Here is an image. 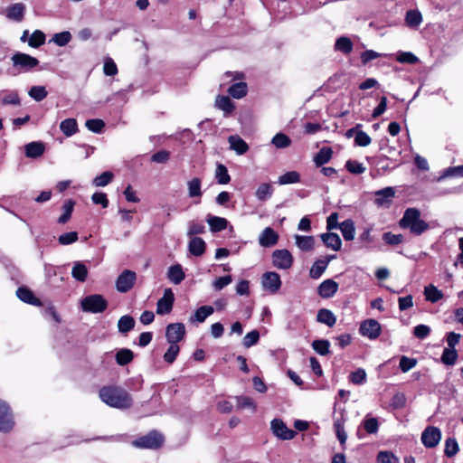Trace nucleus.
Listing matches in <instances>:
<instances>
[{"label":"nucleus","instance_id":"f257e3e1","mask_svg":"<svg viewBox=\"0 0 463 463\" xmlns=\"http://www.w3.org/2000/svg\"><path fill=\"white\" fill-rule=\"evenodd\" d=\"M99 398L109 406L120 410L128 409L133 404L130 393L124 388L115 385L101 388Z\"/></svg>","mask_w":463,"mask_h":463},{"label":"nucleus","instance_id":"f03ea898","mask_svg":"<svg viewBox=\"0 0 463 463\" xmlns=\"http://www.w3.org/2000/svg\"><path fill=\"white\" fill-rule=\"evenodd\" d=\"M402 229H408L413 235L420 236L430 229L429 223L420 218V212L417 208H408L399 221Z\"/></svg>","mask_w":463,"mask_h":463},{"label":"nucleus","instance_id":"7ed1b4c3","mask_svg":"<svg viewBox=\"0 0 463 463\" xmlns=\"http://www.w3.org/2000/svg\"><path fill=\"white\" fill-rule=\"evenodd\" d=\"M164 442V435L158 430H153L147 434L133 440L132 445L142 449H157L163 446Z\"/></svg>","mask_w":463,"mask_h":463},{"label":"nucleus","instance_id":"20e7f679","mask_svg":"<svg viewBox=\"0 0 463 463\" xmlns=\"http://www.w3.org/2000/svg\"><path fill=\"white\" fill-rule=\"evenodd\" d=\"M107 307V300L99 294L87 296L81 300V308L84 312L101 313Z\"/></svg>","mask_w":463,"mask_h":463},{"label":"nucleus","instance_id":"39448f33","mask_svg":"<svg viewBox=\"0 0 463 463\" xmlns=\"http://www.w3.org/2000/svg\"><path fill=\"white\" fill-rule=\"evenodd\" d=\"M14 426V416L9 405L0 400V431L9 432Z\"/></svg>","mask_w":463,"mask_h":463},{"label":"nucleus","instance_id":"423d86ee","mask_svg":"<svg viewBox=\"0 0 463 463\" xmlns=\"http://www.w3.org/2000/svg\"><path fill=\"white\" fill-rule=\"evenodd\" d=\"M137 279V275L134 271L125 269L118 278L116 281V288L118 292L126 293L129 291Z\"/></svg>","mask_w":463,"mask_h":463},{"label":"nucleus","instance_id":"0eeeda50","mask_svg":"<svg viewBox=\"0 0 463 463\" xmlns=\"http://www.w3.org/2000/svg\"><path fill=\"white\" fill-rule=\"evenodd\" d=\"M273 265L280 269H288L293 264V257L288 250H276L272 253Z\"/></svg>","mask_w":463,"mask_h":463},{"label":"nucleus","instance_id":"6e6552de","mask_svg":"<svg viewBox=\"0 0 463 463\" xmlns=\"http://www.w3.org/2000/svg\"><path fill=\"white\" fill-rule=\"evenodd\" d=\"M261 284L265 290L275 294L281 287V279L277 272L268 271L262 275Z\"/></svg>","mask_w":463,"mask_h":463},{"label":"nucleus","instance_id":"1a4fd4ad","mask_svg":"<svg viewBox=\"0 0 463 463\" xmlns=\"http://www.w3.org/2000/svg\"><path fill=\"white\" fill-rule=\"evenodd\" d=\"M441 432L437 427L429 426L421 434V442L426 448H435L440 441Z\"/></svg>","mask_w":463,"mask_h":463},{"label":"nucleus","instance_id":"9d476101","mask_svg":"<svg viewBox=\"0 0 463 463\" xmlns=\"http://www.w3.org/2000/svg\"><path fill=\"white\" fill-rule=\"evenodd\" d=\"M395 196V191L392 187H385L383 189L374 192V204L378 207L388 208L390 207Z\"/></svg>","mask_w":463,"mask_h":463},{"label":"nucleus","instance_id":"9b49d317","mask_svg":"<svg viewBox=\"0 0 463 463\" xmlns=\"http://www.w3.org/2000/svg\"><path fill=\"white\" fill-rule=\"evenodd\" d=\"M270 427L273 434L283 440L292 439L296 435V432L288 429L279 419H274L270 423Z\"/></svg>","mask_w":463,"mask_h":463},{"label":"nucleus","instance_id":"f8f14e48","mask_svg":"<svg viewBox=\"0 0 463 463\" xmlns=\"http://www.w3.org/2000/svg\"><path fill=\"white\" fill-rule=\"evenodd\" d=\"M175 301V295L171 288H165L164 295L156 303V313L165 315L172 311Z\"/></svg>","mask_w":463,"mask_h":463},{"label":"nucleus","instance_id":"ddd939ff","mask_svg":"<svg viewBox=\"0 0 463 463\" xmlns=\"http://www.w3.org/2000/svg\"><path fill=\"white\" fill-rule=\"evenodd\" d=\"M359 331L362 335L373 340L381 334V325L374 319H367L361 324Z\"/></svg>","mask_w":463,"mask_h":463},{"label":"nucleus","instance_id":"4468645a","mask_svg":"<svg viewBox=\"0 0 463 463\" xmlns=\"http://www.w3.org/2000/svg\"><path fill=\"white\" fill-rule=\"evenodd\" d=\"M184 334L185 327L182 323L169 324L166 326L165 337L168 343L177 344L184 338Z\"/></svg>","mask_w":463,"mask_h":463},{"label":"nucleus","instance_id":"2eb2a0df","mask_svg":"<svg viewBox=\"0 0 463 463\" xmlns=\"http://www.w3.org/2000/svg\"><path fill=\"white\" fill-rule=\"evenodd\" d=\"M12 61L14 66H19L25 71H29L39 64L36 58L23 52L14 54Z\"/></svg>","mask_w":463,"mask_h":463},{"label":"nucleus","instance_id":"dca6fc26","mask_svg":"<svg viewBox=\"0 0 463 463\" xmlns=\"http://www.w3.org/2000/svg\"><path fill=\"white\" fill-rule=\"evenodd\" d=\"M26 6L23 3H16L7 6L5 14L7 19L20 23L24 20Z\"/></svg>","mask_w":463,"mask_h":463},{"label":"nucleus","instance_id":"f3484780","mask_svg":"<svg viewBox=\"0 0 463 463\" xmlns=\"http://www.w3.org/2000/svg\"><path fill=\"white\" fill-rule=\"evenodd\" d=\"M279 234L270 227L265 228L259 237V243L262 247H272L278 243Z\"/></svg>","mask_w":463,"mask_h":463},{"label":"nucleus","instance_id":"a211bd4d","mask_svg":"<svg viewBox=\"0 0 463 463\" xmlns=\"http://www.w3.org/2000/svg\"><path fill=\"white\" fill-rule=\"evenodd\" d=\"M338 289V284L331 279L324 280L317 288L318 295L323 298H332Z\"/></svg>","mask_w":463,"mask_h":463},{"label":"nucleus","instance_id":"6ab92c4d","mask_svg":"<svg viewBox=\"0 0 463 463\" xmlns=\"http://www.w3.org/2000/svg\"><path fill=\"white\" fill-rule=\"evenodd\" d=\"M334 258H335V256H330L325 260H316L313 263V265L310 269V271H309L310 278H312L314 279H319L322 276V274L325 272V270L326 269L329 261Z\"/></svg>","mask_w":463,"mask_h":463},{"label":"nucleus","instance_id":"aec40b11","mask_svg":"<svg viewBox=\"0 0 463 463\" xmlns=\"http://www.w3.org/2000/svg\"><path fill=\"white\" fill-rule=\"evenodd\" d=\"M230 148L238 155H244L249 150L248 144L238 135H232L228 137Z\"/></svg>","mask_w":463,"mask_h":463},{"label":"nucleus","instance_id":"412c9836","mask_svg":"<svg viewBox=\"0 0 463 463\" xmlns=\"http://www.w3.org/2000/svg\"><path fill=\"white\" fill-rule=\"evenodd\" d=\"M215 107L223 111L225 117L230 116L235 109L234 103L227 96H217L215 99Z\"/></svg>","mask_w":463,"mask_h":463},{"label":"nucleus","instance_id":"4be33fe9","mask_svg":"<svg viewBox=\"0 0 463 463\" xmlns=\"http://www.w3.org/2000/svg\"><path fill=\"white\" fill-rule=\"evenodd\" d=\"M206 249L205 241L199 237H192L188 243V250L194 256H202Z\"/></svg>","mask_w":463,"mask_h":463},{"label":"nucleus","instance_id":"5701e85b","mask_svg":"<svg viewBox=\"0 0 463 463\" xmlns=\"http://www.w3.org/2000/svg\"><path fill=\"white\" fill-rule=\"evenodd\" d=\"M45 150V146L42 142H31L25 145V156L29 158L40 157Z\"/></svg>","mask_w":463,"mask_h":463},{"label":"nucleus","instance_id":"b1692460","mask_svg":"<svg viewBox=\"0 0 463 463\" xmlns=\"http://www.w3.org/2000/svg\"><path fill=\"white\" fill-rule=\"evenodd\" d=\"M0 95V103L2 105H21V99L16 90H3Z\"/></svg>","mask_w":463,"mask_h":463},{"label":"nucleus","instance_id":"393cba45","mask_svg":"<svg viewBox=\"0 0 463 463\" xmlns=\"http://www.w3.org/2000/svg\"><path fill=\"white\" fill-rule=\"evenodd\" d=\"M214 312V308L211 306H202L196 309L194 314L190 317L191 323H203L205 319Z\"/></svg>","mask_w":463,"mask_h":463},{"label":"nucleus","instance_id":"a878e982","mask_svg":"<svg viewBox=\"0 0 463 463\" xmlns=\"http://www.w3.org/2000/svg\"><path fill=\"white\" fill-rule=\"evenodd\" d=\"M405 23L407 26L417 29L422 23V15L419 10H409L405 14Z\"/></svg>","mask_w":463,"mask_h":463},{"label":"nucleus","instance_id":"bb28decb","mask_svg":"<svg viewBox=\"0 0 463 463\" xmlns=\"http://www.w3.org/2000/svg\"><path fill=\"white\" fill-rule=\"evenodd\" d=\"M184 277L185 275L181 265H173L168 269L167 278L174 284H180L184 279Z\"/></svg>","mask_w":463,"mask_h":463},{"label":"nucleus","instance_id":"cd10ccee","mask_svg":"<svg viewBox=\"0 0 463 463\" xmlns=\"http://www.w3.org/2000/svg\"><path fill=\"white\" fill-rule=\"evenodd\" d=\"M71 276L76 280L84 282L88 277V269L86 265L80 261L74 262L71 269Z\"/></svg>","mask_w":463,"mask_h":463},{"label":"nucleus","instance_id":"c85d7f7f","mask_svg":"<svg viewBox=\"0 0 463 463\" xmlns=\"http://www.w3.org/2000/svg\"><path fill=\"white\" fill-rule=\"evenodd\" d=\"M323 242L326 247L331 248L334 250H339L342 245L340 237L336 233L329 232L321 235Z\"/></svg>","mask_w":463,"mask_h":463},{"label":"nucleus","instance_id":"c756f323","mask_svg":"<svg viewBox=\"0 0 463 463\" xmlns=\"http://www.w3.org/2000/svg\"><path fill=\"white\" fill-rule=\"evenodd\" d=\"M188 195L191 198H201L202 192V181L198 177L192 178L187 183Z\"/></svg>","mask_w":463,"mask_h":463},{"label":"nucleus","instance_id":"7c9ffc66","mask_svg":"<svg viewBox=\"0 0 463 463\" xmlns=\"http://www.w3.org/2000/svg\"><path fill=\"white\" fill-rule=\"evenodd\" d=\"M60 129L66 137H71L78 132L77 120L72 118L62 120L60 124Z\"/></svg>","mask_w":463,"mask_h":463},{"label":"nucleus","instance_id":"2f4dec72","mask_svg":"<svg viewBox=\"0 0 463 463\" xmlns=\"http://www.w3.org/2000/svg\"><path fill=\"white\" fill-rule=\"evenodd\" d=\"M424 296L427 301L430 303H436L443 298V292L439 290L436 286L430 284L424 288Z\"/></svg>","mask_w":463,"mask_h":463},{"label":"nucleus","instance_id":"473e14b6","mask_svg":"<svg viewBox=\"0 0 463 463\" xmlns=\"http://www.w3.org/2000/svg\"><path fill=\"white\" fill-rule=\"evenodd\" d=\"M16 295L19 298V299H21L22 301H24L25 303L34 305V306L41 305L40 300L38 298H36L33 296V292L26 288H23V287L19 288L16 291Z\"/></svg>","mask_w":463,"mask_h":463},{"label":"nucleus","instance_id":"72a5a7b5","mask_svg":"<svg viewBox=\"0 0 463 463\" xmlns=\"http://www.w3.org/2000/svg\"><path fill=\"white\" fill-rule=\"evenodd\" d=\"M317 319L319 323L325 324L328 326H333L336 322V317L334 313L326 308L318 310Z\"/></svg>","mask_w":463,"mask_h":463},{"label":"nucleus","instance_id":"f704fd0d","mask_svg":"<svg viewBox=\"0 0 463 463\" xmlns=\"http://www.w3.org/2000/svg\"><path fill=\"white\" fill-rule=\"evenodd\" d=\"M207 222L212 232H221L226 229L228 221L225 218L208 215Z\"/></svg>","mask_w":463,"mask_h":463},{"label":"nucleus","instance_id":"c9c22d12","mask_svg":"<svg viewBox=\"0 0 463 463\" xmlns=\"http://www.w3.org/2000/svg\"><path fill=\"white\" fill-rule=\"evenodd\" d=\"M342 235L345 241H352L354 238V224L350 219L342 222L339 224Z\"/></svg>","mask_w":463,"mask_h":463},{"label":"nucleus","instance_id":"e433bc0d","mask_svg":"<svg viewBox=\"0 0 463 463\" xmlns=\"http://www.w3.org/2000/svg\"><path fill=\"white\" fill-rule=\"evenodd\" d=\"M333 151L330 147H322L314 156L317 166H321L330 161Z\"/></svg>","mask_w":463,"mask_h":463},{"label":"nucleus","instance_id":"4c0bfd02","mask_svg":"<svg viewBox=\"0 0 463 463\" xmlns=\"http://www.w3.org/2000/svg\"><path fill=\"white\" fill-rule=\"evenodd\" d=\"M248 86L245 82H238L232 84L228 89V93L234 99H241L246 96Z\"/></svg>","mask_w":463,"mask_h":463},{"label":"nucleus","instance_id":"58836bf2","mask_svg":"<svg viewBox=\"0 0 463 463\" xmlns=\"http://www.w3.org/2000/svg\"><path fill=\"white\" fill-rule=\"evenodd\" d=\"M296 245L303 251L311 250L314 247L315 240L312 236L296 235Z\"/></svg>","mask_w":463,"mask_h":463},{"label":"nucleus","instance_id":"ea45409f","mask_svg":"<svg viewBox=\"0 0 463 463\" xmlns=\"http://www.w3.org/2000/svg\"><path fill=\"white\" fill-rule=\"evenodd\" d=\"M135 326V319L128 315L121 317L118 322V331L122 334H127L131 331Z\"/></svg>","mask_w":463,"mask_h":463},{"label":"nucleus","instance_id":"a19ab883","mask_svg":"<svg viewBox=\"0 0 463 463\" xmlns=\"http://www.w3.org/2000/svg\"><path fill=\"white\" fill-rule=\"evenodd\" d=\"M335 49L336 51H339L345 54H348L352 52L353 50V43L352 41L346 37V36H342V37H339L336 41H335Z\"/></svg>","mask_w":463,"mask_h":463},{"label":"nucleus","instance_id":"79ce46f5","mask_svg":"<svg viewBox=\"0 0 463 463\" xmlns=\"http://www.w3.org/2000/svg\"><path fill=\"white\" fill-rule=\"evenodd\" d=\"M215 178L220 184H226L231 181V176L227 167L222 164H218L215 170Z\"/></svg>","mask_w":463,"mask_h":463},{"label":"nucleus","instance_id":"37998d69","mask_svg":"<svg viewBox=\"0 0 463 463\" xmlns=\"http://www.w3.org/2000/svg\"><path fill=\"white\" fill-rule=\"evenodd\" d=\"M300 181V175L297 171H289L279 177L278 184L280 185L296 184Z\"/></svg>","mask_w":463,"mask_h":463},{"label":"nucleus","instance_id":"c03bdc74","mask_svg":"<svg viewBox=\"0 0 463 463\" xmlns=\"http://www.w3.org/2000/svg\"><path fill=\"white\" fill-rule=\"evenodd\" d=\"M273 194V188L269 184H261L256 190L255 195L260 201H266L271 197Z\"/></svg>","mask_w":463,"mask_h":463},{"label":"nucleus","instance_id":"a18cd8bd","mask_svg":"<svg viewBox=\"0 0 463 463\" xmlns=\"http://www.w3.org/2000/svg\"><path fill=\"white\" fill-rule=\"evenodd\" d=\"M134 358L133 352L130 349L123 348L116 354V361L119 365L129 364Z\"/></svg>","mask_w":463,"mask_h":463},{"label":"nucleus","instance_id":"49530a36","mask_svg":"<svg viewBox=\"0 0 463 463\" xmlns=\"http://www.w3.org/2000/svg\"><path fill=\"white\" fill-rule=\"evenodd\" d=\"M71 40V34L68 31H63L53 34L50 42L54 43L57 46L63 47Z\"/></svg>","mask_w":463,"mask_h":463},{"label":"nucleus","instance_id":"de8ad7c7","mask_svg":"<svg viewBox=\"0 0 463 463\" xmlns=\"http://www.w3.org/2000/svg\"><path fill=\"white\" fill-rule=\"evenodd\" d=\"M458 359V353L456 349L445 348L441 355V362L446 365L455 364Z\"/></svg>","mask_w":463,"mask_h":463},{"label":"nucleus","instance_id":"09e8293b","mask_svg":"<svg viewBox=\"0 0 463 463\" xmlns=\"http://www.w3.org/2000/svg\"><path fill=\"white\" fill-rule=\"evenodd\" d=\"M44 43L45 34L40 30H35L28 39V44L33 48H38Z\"/></svg>","mask_w":463,"mask_h":463},{"label":"nucleus","instance_id":"8fccbe9b","mask_svg":"<svg viewBox=\"0 0 463 463\" xmlns=\"http://www.w3.org/2000/svg\"><path fill=\"white\" fill-rule=\"evenodd\" d=\"M458 444L455 438H448L445 440V449L444 454L448 458L454 457L458 452Z\"/></svg>","mask_w":463,"mask_h":463},{"label":"nucleus","instance_id":"3c124183","mask_svg":"<svg viewBox=\"0 0 463 463\" xmlns=\"http://www.w3.org/2000/svg\"><path fill=\"white\" fill-rule=\"evenodd\" d=\"M113 174L110 171L103 172L101 175L96 176L92 184L97 187H103L109 184L113 179Z\"/></svg>","mask_w":463,"mask_h":463},{"label":"nucleus","instance_id":"603ef678","mask_svg":"<svg viewBox=\"0 0 463 463\" xmlns=\"http://www.w3.org/2000/svg\"><path fill=\"white\" fill-rule=\"evenodd\" d=\"M28 94L32 99L39 102L47 97L48 92L43 86H33L30 89Z\"/></svg>","mask_w":463,"mask_h":463},{"label":"nucleus","instance_id":"864d4df0","mask_svg":"<svg viewBox=\"0 0 463 463\" xmlns=\"http://www.w3.org/2000/svg\"><path fill=\"white\" fill-rule=\"evenodd\" d=\"M312 347L318 354L326 355L329 354L330 343L325 339L315 340L312 343Z\"/></svg>","mask_w":463,"mask_h":463},{"label":"nucleus","instance_id":"5fc2aeb1","mask_svg":"<svg viewBox=\"0 0 463 463\" xmlns=\"http://www.w3.org/2000/svg\"><path fill=\"white\" fill-rule=\"evenodd\" d=\"M170 346L166 350V352L164 354V360L167 364H173L180 351V347L177 344L175 343H169Z\"/></svg>","mask_w":463,"mask_h":463},{"label":"nucleus","instance_id":"6e6d98bb","mask_svg":"<svg viewBox=\"0 0 463 463\" xmlns=\"http://www.w3.org/2000/svg\"><path fill=\"white\" fill-rule=\"evenodd\" d=\"M238 409H250L253 412L256 411V403L249 396H236Z\"/></svg>","mask_w":463,"mask_h":463},{"label":"nucleus","instance_id":"4d7b16f0","mask_svg":"<svg viewBox=\"0 0 463 463\" xmlns=\"http://www.w3.org/2000/svg\"><path fill=\"white\" fill-rule=\"evenodd\" d=\"M271 143L277 148H286L290 146L291 140L287 135L283 133H278L273 137Z\"/></svg>","mask_w":463,"mask_h":463},{"label":"nucleus","instance_id":"13d9d810","mask_svg":"<svg viewBox=\"0 0 463 463\" xmlns=\"http://www.w3.org/2000/svg\"><path fill=\"white\" fill-rule=\"evenodd\" d=\"M205 232V226L203 223L192 221L188 224L187 236L195 237L197 234H202Z\"/></svg>","mask_w":463,"mask_h":463},{"label":"nucleus","instance_id":"bf43d9fd","mask_svg":"<svg viewBox=\"0 0 463 463\" xmlns=\"http://www.w3.org/2000/svg\"><path fill=\"white\" fill-rule=\"evenodd\" d=\"M73 207H74V203L71 200L66 202L63 204V206H62L63 213L60 216V218L58 220L59 223L64 224L69 221V219L71 216Z\"/></svg>","mask_w":463,"mask_h":463},{"label":"nucleus","instance_id":"052dcab7","mask_svg":"<svg viewBox=\"0 0 463 463\" xmlns=\"http://www.w3.org/2000/svg\"><path fill=\"white\" fill-rule=\"evenodd\" d=\"M260 339V333L258 330H252L245 335L242 344L246 348H250L256 345Z\"/></svg>","mask_w":463,"mask_h":463},{"label":"nucleus","instance_id":"680f3d73","mask_svg":"<svg viewBox=\"0 0 463 463\" xmlns=\"http://www.w3.org/2000/svg\"><path fill=\"white\" fill-rule=\"evenodd\" d=\"M86 128L93 133H100L105 127L103 120L99 118L88 119L85 123Z\"/></svg>","mask_w":463,"mask_h":463},{"label":"nucleus","instance_id":"e2e57ef3","mask_svg":"<svg viewBox=\"0 0 463 463\" xmlns=\"http://www.w3.org/2000/svg\"><path fill=\"white\" fill-rule=\"evenodd\" d=\"M345 168L350 173L354 174V175L363 174V173H364V171L366 169L362 163H360L358 161H355V160H348V161H346Z\"/></svg>","mask_w":463,"mask_h":463},{"label":"nucleus","instance_id":"0e129e2a","mask_svg":"<svg viewBox=\"0 0 463 463\" xmlns=\"http://www.w3.org/2000/svg\"><path fill=\"white\" fill-rule=\"evenodd\" d=\"M363 426L367 433L373 434L378 431L379 422L376 418L366 417L363 421Z\"/></svg>","mask_w":463,"mask_h":463},{"label":"nucleus","instance_id":"69168bd1","mask_svg":"<svg viewBox=\"0 0 463 463\" xmlns=\"http://www.w3.org/2000/svg\"><path fill=\"white\" fill-rule=\"evenodd\" d=\"M416 364L417 360L415 358H410L403 355L400 359L399 367L402 373H407L411 369L414 368Z\"/></svg>","mask_w":463,"mask_h":463},{"label":"nucleus","instance_id":"338daca9","mask_svg":"<svg viewBox=\"0 0 463 463\" xmlns=\"http://www.w3.org/2000/svg\"><path fill=\"white\" fill-rule=\"evenodd\" d=\"M371 137L363 130L356 131V135L354 137V143L359 146H367L371 144Z\"/></svg>","mask_w":463,"mask_h":463},{"label":"nucleus","instance_id":"774afa93","mask_svg":"<svg viewBox=\"0 0 463 463\" xmlns=\"http://www.w3.org/2000/svg\"><path fill=\"white\" fill-rule=\"evenodd\" d=\"M377 463H399V459L391 452L381 451L377 455Z\"/></svg>","mask_w":463,"mask_h":463}]
</instances>
